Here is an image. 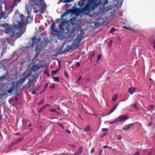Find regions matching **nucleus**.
I'll list each match as a JSON object with an SVG mask.
<instances>
[{
	"mask_svg": "<svg viewBox=\"0 0 155 155\" xmlns=\"http://www.w3.org/2000/svg\"><path fill=\"white\" fill-rule=\"evenodd\" d=\"M25 20L26 18L23 14L18 15L16 16V26H9L7 23L2 25L0 26V32L8 34L12 37L18 38L25 31Z\"/></svg>",
	"mask_w": 155,
	"mask_h": 155,
	"instance_id": "nucleus-1",
	"label": "nucleus"
},
{
	"mask_svg": "<svg viewBox=\"0 0 155 155\" xmlns=\"http://www.w3.org/2000/svg\"><path fill=\"white\" fill-rule=\"evenodd\" d=\"M101 2L100 0H89L87 2L85 6L83 8L84 4V1H80L78 4L81 7L74 10L75 15L78 16L81 13L82 14H85L93 11L97 6L101 4Z\"/></svg>",
	"mask_w": 155,
	"mask_h": 155,
	"instance_id": "nucleus-2",
	"label": "nucleus"
},
{
	"mask_svg": "<svg viewBox=\"0 0 155 155\" xmlns=\"http://www.w3.org/2000/svg\"><path fill=\"white\" fill-rule=\"evenodd\" d=\"M33 8L34 13H43L46 10L47 6L43 0H33L32 2L25 5V11L27 15L30 14Z\"/></svg>",
	"mask_w": 155,
	"mask_h": 155,
	"instance_id": "nucleus-3",
	"label": "nucleus"
},
{
	"mask_svg": "<svg viewBox=\"0 0 155 155\" xmlns=\"http://www.w3.org/2000/svg\"><path fill=\"white\" fill-rule=\"evenodd\" d=\"M16 5H14V4L8 6L6 8L5 7V10L4 11H2L0 13V19L2 18L5 19L6 18L8 15L10 14L13 10V8Z\"/></svg>",
	"mask_w": 155,
	"mask_h": 155,
	"instance_id": "nucleus-4",
	"label": "nucleus"
},
{
	"mask_svg": "<svg viewBox=\"0 0 155 155\" xmlns=\"http://www.w3.org/2000/svg\"><path fill=\"white\" fill-rule=\"evenodd\" d=\"M40 39L39 38L37 39L35 38H33L32 39V45L34 46L36 45L35 47V49L37 50L38 49L39 51H41L43 50V46L41 45V42L40 41Z\"/></svg>",
	"mask_w": 155,
	"mask_h": 155,
	"instance_id": "nucleus-5",
	"label": "nucleus"
},
{
	"mask_svg": "<svg viewBox=\"0 0 155 155\" xmlns=\"http://www.w3.org/2000/svg\"><path fill=\"white\" fill-rule=\"evenodd\" d=\"M117 3L116 4V6L117 7H120L122 5L123 3V0H116L115 1V3ZM108 3V0H103V4H101V10L103 12H104L105 10V8H104L105 5H107Z\"/></svg>",
	"mask_w": 155,
	"mask_h": 155,
	"instance_id": "nucleus-6",
	"label": "nucleus"
},
{
	"mask_svg": "<svg viewBox=\"0 0 155 155\" xmlns=\"http://www.w3.org/2000/svg\"><path fill=\"white\" fill-rule=\"evenodd\" d=\"M127 118L124 115H121L119 116L114 121L109 122V121H106L105 122V124H107V123H109L110 124H115L117 122H119L124 121L127 119Z\"/></svg>",
	"mask_w": 155,
	"mask_h": 155,
	"instance_id": "nucleus-7",
	"label": "nucleus"
},
{
	"mask_svg": "<svg viewBox=\"0 0 155 155\" xmlns=\"http://www.w3.org/2000/svg\"><path fill=\"white\" fill-rule=\"evenodd\" d=\"M18 85L15 84V83L13 82L12 83L11 86L8 90V93H12L14 91H17V89L18 88Z\"/></svg>",
	"mask_w": 155,
	"mask_h": 155,
	"instance_id": "nucleus-8",
	"label": "nucleus"
},
{
	"mask_svg": "<svg viewBox=\"0 0 155 155\" xmlns=\"http://www.w3.org/2000/svg\"><path fill=\"white\" fill-rule=\"evenodd\" d=\"M69 22L68 21H63L62 23L59 25V29L63 31L66 29L68 31V28L67 25L68 26V23Z\"/></svg>",
	"mask_w": 155,
	"mask_h": 155,
	"instance_id": "nucleus-9",
	"label": "nucleus"
},
{
	"mask_svg": "<svg viewBox=\"0 0 155 155\" xmlns=\"http://www.w3.org/2000/svg\"><path fill=\"white\" fill-rule=\"evenodd\" d=\"M80 41V40L79 39L76 38L74 41H73L72 47L73 48H75L78 46Z\"/></svg>",
	"mask_w": 155,
	"mask_h": 155,
	"instance_id": "nucleus-10",
	"label": "nucleus"
},
{
	"mask_svg": "<svg viewBox=\"0 0 155 155\" xmlns=\"http://www.w3.org/2000/svg\"><path fill=\"white\" fill-rule=\"evenodd\" d=\"M26 24L27 23L31 22L32 20V16L31 15V14L28 15L27 18H26Z\"/></svg>",
	"mask_w": 155,
	"mask_h": 155,
	"instance_id": "nucleus-11",
	"label": "nucleus"
},
{
	"mask_svg": "<svg viewBox=\"0 0 155 155\" xmlns=\"http://www.w3.org/2000/svg\"><path fill=\"white\" fill-rule=\"evenodd\" d=\"M26 78L25 77L23 78L18 80V83H15V84L18 85V86L20 84H21L23 83L24 82Z\"/></svg>",
	"mask_w": 155,
	"mask_h": 155,
	"instance_id": "nucleus-12",
	"label": "nucleus"
},
{
	"mask_svg": "<svg viewBox=\"0 0 155 155\" xmlns=\"http://www.w3.org/2000/svg\"><path fill=\"white\" fill-rule=\"evenodd\" d=\"M136 90V88L134 87H131L129 89L128 91L130 94H132L135 92Z\"/></svg>",
	"mask_w": 155,
	"mask_h": 155,
	"instance_id": "nucleus-13",
	"label": "nucleus"
},
{
	"mask_svg": "<svg viewBox=\"0 0 155 155\" xmlns=\"http://www.w3.org/2000/svg\"><path fill=\"white\" fill-rule=\"evenodd\" d=\"M133 124H128V125H126L123 128V129L124 130H128L129 129H130V128H131V127L132 126H133Z\"/></svg>",
	"mask_w": 155,
	"mask_h": 155,
	"instance_id": "nucleus-14",
	"label": "nucleus"
},
{
	"mask_svg": "<svg viewBox=\"0 0 155 155\" xmlns=\"http://www.w3.org/2000/svg\"><path fill=\"white\" fill-rule=\"evenodd\" d=\"M41 67H39L38 65H35L32 66V70L34 71H36L38 70Z\"/></svg>",
	"mask_w": 155,
	"mask_h": 155,
	"instance_id": "nucleus-15",
	"label": "nucleus"
},
{
	"mask_svg": "<svg viewBox=\"0 0 155 155\" xmlns=\"http://www.w3.org/2000/svg\"><path fill=\"white\" fill-rule=\"evenodd\" d=\"M51 28L53 32L55 33L56 35L59 34V32L57 30L54 29V26L53 25H51Z\"/></svg>",
	"mask_w": 155,
	"mask_h": 155,
	"instance_id": "nucleus-16",
	"label": "nucleus"
},
{
	"mask_svg": "<svg viewBox=\"0 0 155 155\" xmlns=\"http://www.w3.org/2000/svg\"><path fill=\"white\" fill-rule=\"evenodd\" d=\"M68 14V13L67 11H66L64 13H63L61 15V18L59 19V20L61 21L63 18H64V16H66Z\"/></svg>",
	"mask_w": 155,
	"mask_h": 155,
	"instance_id": "nucleus-17",
	"label": "nucleus"
},
{
	"mask_svg": "<svg viewBox=\"0 0 155 155\" xmlns=\"http://www.w3.org/2000/svg\"><path fill=\"white\" fill-rule=\"evenodd\" d=\"M21 1V0H13V4H14V5H17L18 3Z\"/></svg>",
	"mask_w": 155,
	"mask_h": 155,
	"instance_id": "nucleus-18",
	"label": "nucleus"
},
{
	"mask_svg": "<svg viewBox=\"0 0 155 155\" xmlns=\"http://www.w3.org/2000/svg\"><path fill=\"white\" fill-rule=\"evenodd\" d=\"M149 109L153 110L155 109V104L153 105H150L149 107Z\"/></svg>",
	"mask_w": 155,
	"mask_h": 155,
	"instance_id": "nucleus-19",
	"label": "nucleus"
},
{
	"mask_svg": "<svg viewBox=\"0 0 155 155\" xmlns=\"http://www.w3.org/2000/svg\"><path fill=\"white\" fill-rule=\"evenodd\" d=\"M117 97V95L116 94H114L112 100L113 101H114L116 100Z\"/></svg>",
	"mask_w": 155,
	"mask_h": 155,
	"instance_id": "nucleus-20",
	"label": "nucleus"
},
{
	"mask_svg": "<svg viewBox=\"0 0 155 155\" xmlns=\"http://www.w3.org/2000/svg\"><path fill=\"white\" fill-rule=\"evenodd\" d=\"M3 49L0 48V56H1L3 54Z\"/></svg>",
	"mask_w": 155,
	"mask_h": 155,
	"instance_id": "nucleus-21",
	"label": "nucleus"
},
{
	"mask_svg": "<svg viewBox=\"0 0 155 155\" xmlns=\"http://www.w3.org/2000/svg\"><path fill=\"white\" fill-rule=\"evenodd\" d=\"M116 108V107L115 108H114L111 110L110 111L109 113H108L107 115H108L110 114H111L115 110Z\"/></svg>",
	"mask_w": 155,
	"mask_h": 155,
	"instance_id": "nucleus-22",
	"label": "nucleus"
},
{
	"mask_svg": "<svg viewBox=\"0 0 155 155\" xmlns=\"http://www.w3.org/2000/svg\"><path fill=\"white\" fill-rule=\"evenodd\" d=\"M115 31V28H113L111 29L109 31V32L110 33H114Z\"/></svg>",
	"mask_w": 155,
	"mask_h": 155,
	"instance_id": "nucleus-23",
	"label": "nucleus"
},
{
	"mask_svg": "<svg viewBox=\"0 0 155 155\" xmlns=\"http://www.w3.org/2000/svg\"><path fill=\"white\" fill-rule=\"evenodd\" d=\"M122 27L123 28H126V29H127L130 30H132V31H133V30L130 27H126L125 26H123Z\"/></svg>",
	"mask_w": 155,
	"mask_h": 155,
	"instance_id": "nucleus-24",
	"label": "nucleus"
},
{
	"mask_svg": "<svg viewBox=\"0 0 155 155\" xmlns=\"http://www.w3.org/2000/svg\"><path fill=\"white\" fill-rule=\"evenodd\" d=\"M89 128L90 127L89 126H88L84 129V131H87L89 130Z\"/></svg>",
	"mask_w": 155,
	"mask_h": 155,
	"instance_id": "nucleus-25",
	"label": "nucleus"
},
{
	"mask_svg": "<svg viewBox=\"0 0 155 155\" xmlns=\"http://www.w3.org/2000/svg\"><path fill=\"white\" fill-rule=\"evenodd\" d=\"M132 107H133L135 109H138V108L137 107V106L135 104H132Z\"/></svg>",
	"mask_w": 155,
	"mask_h": 155,
	"instance_id": "nucleus-26",
	"label": "nucleus"
},
{
	"mask_svg": "<svg viewBox=\"0 0 155 155\" xmlns=\"http://www.w3.org/2000/svg\"><path fill=\"white\" fill-rule=\"evenodd\" d=\"M101 55L100 54L98 55L97 58V61H98L101 59Z\"/></svg>",
	"mask_w": 155,
	"mask_h": 155,
	"instance_id": "nucleus-27",
	"label": "nucleus"
},
{
	"mask_svg": "<svg viewBox=\"0 0 155 155\" xmlns=\"http://www.w3.org/2000/svg\"><path fill=\"white\" fill-rule=\"evenodd\" d=\"M53 79L54 80V81H58V78L57 77H53Z\"/></svg>",
	"mask_w": 155,
	"mask_h": 155,
	"instance_id": "nucleus-28",
	"label": "nucleus"
},
{
	"mask_svg": "<svg viewBox=\"0 0 155 155\" xmlns=\"http://www.w3.org/2000/svg\"><path fill=\"white\" fill-rule=\"evenodd\" d=\"M80 63L78 62H77L75 64V66L76 67H79V66H80Z\"/></svg>",
	"mask_w": 155,
	"mask_h": 155,
	"instance_id": "nucleus-29",
	"label": "nucleus"
},
{
	"mask_svg": "<svg viewBox=\"0 0 155 155\" xmlns=\"http://www.w3.org/2000/svg\"><path fill=\"white\" fill-rule=\"evenodd\" d=\"M58 71V69H56L54 70H53L52 71V72L53 73H57Z\"/></svg>",
	"mask_w": 155,
	"mask_h": 155,
	"instance_id": "nucleus-30",
	"label": "nucleus"
},
{
	"mask_svg": "<svg viewBox=\"0 0 155 155\" xmlns=\"http://www.w3.org/2000/svg\"><path fill=\"white\" fill-rule=\"evenodd\" d=\"M23 139V137H22L20 139H18L17 140H16V141L17 142H19L20 141H21V140H22Z\"/></svg>",
	"mask_w": 155,
	"mask_h": 155,
	"instance_id": "nucleus-31",
	"label": "nucleus"
},
{
	"mask_svg": "<svg viewBox=\"0 0 155 155\" xmlns=\"http://www.w3.org/2000/svg\"><path fill=\"white\" fill-rule=\"evenodd\" d=\"M103 148H104V149H106V148L110 149V147H108V146L106 145V146H104L103 147Z\"/></svg>",
	"mask_w": 155,
	"mask_h": 155,
	"instance_id": "nucleus-32",
	"label": "nucleus"
},
{
	"mask_svg": "<svg viewBox=\"0 0 155 155\" xmlns=\"http://www.w3.org/2000/svg\"><path fill=\"white\" fill-rule=\"evenodd\" d=\"M102 130L103 131H106L108 130V129L106 128H102Z\"/></svg>",
	"mask_w": 155,
	"mask_h": 155,
	"instance_id": "nucleus-33",
	"label": "nucleus"
},
{
	"mask_svg": "<svg viewBox=\"0 0 155 155\" xmlns=\"http://www.w3.org/2000/svg\"><path fill=\"white\" fill-rule=\"evenodd\" d=\"M74 1V0H67V3H70Z\"/></svg>",
	"mask_w": 155,
	"mask_h": 155,
	"instance_id": "nucleus-34",
	"label": "nucleus"
},
{
	"mask_svg": "<svg viewBox=\"0 0 155 155\" xmlns=\"http://www.w3.org/2000/svg\"><path fill=\"white\" fill-rule=\"evenodd\" d=\"M121 137L120 136H118L117 137V139L118 140H120L121 139Z\"/></svg>",
	"mask_w": 155,
	"mask_h": 155,
	"instance_id": "nucleus-35",
	"label": "nucleus"
},
{
	"mask_svg": "<svg viewBox=\"0 0 155 155\" xmlns=\"http://www.w3.org/2000/svg\"><path fill=\"white\" fill-rule=\"evenodd\" d=\"M50 111L53 112H55L56 110L54 109H52L50 110Z\"/></svg>",
	"mask_w": 155,
	"mask_h": 155,
	"instance_id": "nucleus-36",
	"label": "nucleus"
},
{
	"mask_svg": "<svg viewBox=\"0 0 155 155\" xmlns=\"http://www.w3.org/2000/svg\"><path fill=\"white\" fill-rule=\"evenodd\" d=\"M140 153L139 152H137L134 154L133 155H138Z\"/></svg>",
	"mask_w": 155,
	"mask_h": 155,
	"instance_id": "nucleus-37",
	"label": "nucleus"
},
{
	"mask_svg": "<svg viewBox=\"0 0 155 155\" xmlns=\"http://www.w3.org/2000/svg\"><path fill=\"white\" fill-rule=\"evenodd\" d=\"M66 131L68 134H70L71 133L70 131L68 130H66Z\"/></svg>",
	"mask_w": 155,
	"mask_h": 155,
	"instance_id": "nucleus-38",
	"label": "nucleus"
},
{
	"mask_svg": "<svg viewBox=\"0 0 155 155\" xmlns=\"http://www.w3.org/2000/svg\"><path fill=\"white\" fill-rule=\"evenodd\" d=\"M61 1L64 3H67V0H61Z\"/></svg>",
	"mask_w": 155,
	"mask_h": 155,
	"instance_id": "nucleus-39",
	"label": "nucleus"
},
{
	"mask_svg": "<svg viewBox=\"0 0 155 155\" xmlns=\"http://www.w3.org/2000/svg\"><path fill=\"white\" fill-rule=\"evenodd\" d=\"M94 151V149L92 148L91 151V153H92Z\"/></svg>",
	"mask_w": 155,
	"mask_h": 155,
	"instance_id": "nucleus-40",
	"label": "nucleus"
},
{
	"mask_svg": "<svg viewBox=\"0 0 155 155\" xmlns=\"http://www.w3.org/2000/svg\"><path fill=\"white\" fill-rule=\"evenodd\" d=\"M48 83H46L45 84V88L47 87H48Z\"/></svg>",
	"mask_w": 155,
	"mask_h": 155,
	"instance_id": "nucleus-41",
	"label": "nucleus"
},
{
	"mask_svg": "<svg viewBox=\"0 0 155 155\" xmlns=\"http://www.w3.org/2000/svg\"><path fill=\"white\" fill-rule=\"evenodd\" d=\"M82 150V148L81 147L79 149L80 153L81 152Z\"/></svg>",
	"mask_w": 155,
	"mask_h": 155,
	"instance_id": "nucleus-42",
	"label": "nucleus"
},
{
	"mask_svg": "<svg viewBox=\"0 0 155 155\" xmlns=\"http://www.w3.org/2000/svg\"><path fill=\"white\" fill-rule=\"evenodd\" d=\"M6 61H8V60H5L4 61H3L2 62V63H4V62H5Z\"/></svg>",
	"mask_w": 155,
	"mask_h": 155,
	"instance_id": "nucleus-43",
	"label": "nucleus"
},
{
	"mask_svg": "<svg viewBox=\"0 0 155 155\" xmlns=\"http://www.w3.org/2000/svg\"><path fill=\"white\" fill-rule=\"evenodd\" d=\"M81 78V76H80V78L78 79V81H80V80Z\"/></svg>",
	"mask_w": 155,
	"mask_h": 155,
	"instance_id": "nucleus-44",
	"label": "nucleus"
},
{
	"mask_svg": "<svg viewBox=\"0 0 155 155\" xmlns=\"http://www.w3.org/2000/svg\"><path fill=\"white\" fill-rule=\"evenodd\" d=\"M153 48H154V49L155 50V43H154L153 45Z\"/></svg>",
	"mask_w": 155,
	"mask_h": 155,
	"instance_id": "nucleus-45",
	"label": "nucleus"
},
{
	"mask_svg": "<svg viewBox=\"0 0 155 155\" xmlns=\"http://www.w3.org/2000/svg\"><path fill=\"white\" fill-rule=\"evenodd\" d=\"M65 76H66V77H67V76H68V75L67 74V73H65Z\"/></svg>",
	"mask_w": 155,
	"mask_h": 155,
	"instance_id": "nucleus-46",
	"label": "nucleus"
},
{
	"mask_svg": "<svg viewBox=\"0 0 155 155\" xmlns=\"http://www.w3.org/2000/svg\"><path fill=\"white\" fill-rule=\"evenodd\" d=\"M44 73L46 74H47V72L46 71H44Z\"/></svg>",
	"mask_w": 155,
	"mask_h": 155,
	"instance_id": "nucleus-47",
	"label": "nucleus"
},
{
	"mask_svg": "<svg viewBox=\"0 0 155 155\" xmlns=\"http://www.w3.org/2000/svg\"><path fill=\"white\" fill-rule=\"evenodd\" d=\"M3 78L2 77H0V81L2 80V79Z\"/></svg>",
	"mask_w": 155,
	"mask_h": 155,
	"instance_id": "nucleus-48",
	"label": "nucleus"
},
{
	"mask_svg": "<svg viewBox=\"0 0 155 155\" xmlns=\"http://www.w3.org/2000/svg\"><path fill=\"white\" fill-rule=\"evenodd\" d=\"M46 106H47V105H45V106H44V107H44V108H45Z\"/></svg>",
	"mask_w": 155,
	"mask_h": 155,
	"instance_id": "nucleus-49",
	"label": "nucleus"
},
{
	"mask_svg": "<svg viewBox=\"0 0 155 155\" xmlns=\"http://www.w3.org/2000/svg\"><path fill=\"white\" fill-rule=\"evenodd\" d=\"M15 134L17 135H19V133H16V134Z\"/></svg>",
	"mask_w": 155,
	"mask_h": 155,
	"instance_id": "nucleus-50",
	"label": "nucleus"
},
{
	"mask_svg": "<svg viewBox=\"0 0 155 155\" xmlns=\"http://www.w3.org/2000/svg\"><path fill=\"white\" fill-rule=\"evenodd\" d=\"M31 93H32V94H35V93H34V91H33V92Z\"/></svg>",
	"mask_w": 155,
	"mask_h": 155,
	"instance_id": "nucleus-51",
	"label": "nucleus"
},
{
	"mask_svg": "<svg viewBox=\"0 0 155 155\" xmlns=\"http://www.w3.org/2000/svg\"><path fill=\"white\" fill-rule=\"evenodd\" d=\"M150 79V81H152V79H151V78H150V79Z\"/></svg>",
	"mask_w": 155,
	"mask_h": 155,
	"instance_id": "nucleus-52",
	"label": "nucleus"
},
{
	"mask_svg": "<svg viewBox=\"0 0 155 155\" xmlns=\"http://www.w3.org/2000/svg\"><path fill=\"white\" fill-rule=\"evenodd\" d=\"M110 43H111V42H112V40H110Z\"/></svg>",
	"mask_w": 155,
	"mask_h": 155,
	"instance_id": "nucleus-53",
	"label": "nucleus"
},
{
	"mask_svg": "<svg viewBox=\"0 0 155 155\" xmlns=\"http://www.w3.org/2000/svg\"><path fill=\"white\" fill-rule=\"evenodd\" d=\"M46 105H47V106H49V104H47Z\"/></svg>",
	"mask_w": 155,
	"mask_h": 155,
	"instance_id": "nucleus-54",
	"label": "nucleus"
},
{
	"mask_svg": "<svg viewBox=\"0 0 155 155\" xmlns=\"http://www.w3.org/2000/svg\"><path fill=\"white\" fill-rule=\"evenodd\" d=\"M1 67H2V66H0V68H1Z\"/></svg>",
	"mask_w": 155,
	"mask_h": 155,
	"instance_id": "nucleus-55",
	"label": "nucleus"
},
{
	"mask_svg": "<svg viewBox=\"0 0 155 155\" xmlns=\"http://www.w3.org/2000/svg\"><path fill=\"white\" fill-rule=\"evenodd\" d=\"M84 1H85V0H84Z\"/></svg>",
	"mask_w": 155,
	"mask_h": 155,
	"instance_id": "nucleus-56",
	"label": "nucleus"
}]
</instances>
